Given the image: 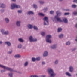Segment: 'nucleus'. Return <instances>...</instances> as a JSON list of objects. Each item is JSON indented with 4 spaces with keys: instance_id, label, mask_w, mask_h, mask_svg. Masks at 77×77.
<instances>
[{
    "instance_id": "1",
    "label": "nucleus",
    "mask_w": 77,
    "mask_h": 77,
    "mask_svg": "<svg viewBox=\"0 0 77 77\" xmlns=\"http://www.w3.org/2000/svg\"><path fill=\"white\" fill-rule=\"evenodd\" d=\"M48 74L50 75L49 77H54L56 76V74L54 72V71H53V69L51 68H48Z\"/></svg>"
},
{
    "instance_id": "2",
    "label": "nucleus",
    "mask_w": 77,
    "mask_h": 77,
    "mask_svg": "<svg viewBox=\"0 0 77 77\" xmlns=\"http://www.w3.org/2000/svg\"><path fill=\"white\" fill-rule=\"evenodd\" d=\"M0 67L4 69V70H2L1 71V72H5V71H6V70H8V71H13V69L11 68H10L9 67H6L5 66L3 65H2L0 64Z\"/></svg>"
},
{
    "instance_id": "3",
    "label": "nucleus",
    "mask_w": 77,
    "mask_h": 77,
    "mask_svg": "<svg viewBox=\"0 0 77 77\" xmlns=\"http://www.w3.org/2000/svg\"><path fill=\"white\" fill-rule=\"evenodd\" d=\"M53 21L54 23H56L57 21L59 22H62L63 21L61 18L58 17H57V16H55L54 18L53 19Z\"/></svg>"
},
{
    "instance_id": "4",
    "label": "nucleus",
    "mask_w": 77,
    "mask_h": 77,
    "mask_svg": "<svg viewBox=\"0 0 77 77\" xmlns=\"http://www.w3.org/2000/svg\"><path fill=\"white\" fill-rule=\"evenodd\" d=\"M51 35H47L46 36V42L48 43H51Z\"/></svg>"
},
{
    "instance_id": "5",
    "label": "nucleus",
    "mask_w": 77,
    "mask_h": 77,
    "mask_svg": "<svg viewBox=\"0 0 77 77\" xmlns=\"http://www.w3.org/2000/svg\"><path fill=\"white\" fill-rule=\"evenodd\" d=\"M21 6L19 5H17L16 4L14 3L11 5V9H14L15 8H20Z\"/></svg>"
},
{
    "instance_id": "6",
    "label": "nucleus",
    "mask_w": 77,
    "mask_h": 77,
    "mask_svg": "<svg viewBox=\"0 0 77 77\" xmlns=\"http://www.w3.org/2000/svg\"><path fill=\"white\" fill-rule=\"evenodd\" d=\"M44 25H48V19L47 17H45L44 19Z\"/></svg>"
},
{
    "instance_id": "7",
    "label": "nucleus",
    "mask_w": 77,
    "mask_h": 77,
    "mask_svg": "<svg viewBox=\"0 0 77 77\" xmlns=\"http://www.w3.org/2000/svg\"><path fill=\"white\" fill-rule=\"evenodd\" d=\"M48 55V52L47 51H44L43 54V57H46Z\"/></svg>"
},
{
    "instance_id": "8",
    "label": "nucleus",
    "mask_w": 77,
    "mask_h": 77,
    "mask_svg": "<svg viewBox=\"0 0 77 77\" xmlns=\"http://www.w3.org/2000/svg\"><path fill=\"white\" fill-rule=\"evenodd\" d=\"M5 44L7 45L8 47H11L12 46V44L9 41H7L5 42Z\"/></svg>"
},
{
    "instance_id": "9",
    "label": "nucleus",
    "mask_w": 77,
    "mask_h": 77,
    "mask_svg": "<svg viewBox=\"0 0 77 77\" xmlns=\"http://www.w3.org/2000/svg\"><path fill=\"white\" fill-rule=\"evenodd\" d=\"M56 14L57 15L55 16H57V17H59L62 15V13L59 11H58L56 12Z\"/></svg>"
},
{
    "instance_id": "10",
    "label": "nucleus",
    "mask_w": 77,
    "mask_h": 77,
    "mask_svg": "<svg viewBox=\"0 0 77 77\" xmlns=\"http://www.w3.org/2000/svg\"><path fill=\"white\" fill-rule=\"evenodd\" d=\"M74 71V67L72 66H70L69 67V71L70 72H73Z\"/></svg>"
},
{
    "instance_id": "11",
    "label": "nucleus",
    "mask_w": 77,
    "mask_h": 77,
    "mask_svg": "<svg viewBox=\"0 0 77 77\" xmlns=\"http://www.w3.org/2000/svg\"><path fill=\"white\" fill-rule=\"evenodd\" d=\"M57 47V44H54L51 46V48H56Z\"/></svg>"
},
{
    "instance_id": "12",
    "label": "nucleus",
    "mask_w": 77,
    "mask_h": 77,
    "mask_svg": "<svg viewBox=\"0 0 77 77\" xmlns=\"http://www.w3.org/2000/svg\"><path fill=\"white\" fill-rule=\"evenodd\" d=\"M16 24L17 26H18V27L20 26H21V21H17L16 22Z\"/></svg>"
},
{
    "instance_id": "13",
    "label": "nucleus",
    "mask_w": 77,
    "mask_h": 77,
    "mask_svg": "<svg viewBox=\"0 0 77 77\" xmlns=\"http://www.w3.org/2000/svg\"><path fill=\"white\" fill-rule=\"evenodd\" d=\"M65 74L67 76H68V77H71L72 76L71 73L68 72H66Z\"/></svg>"
},
{
    "instance_id": "14",
    "label": "nucleus",
    "mask_w": 77,
    "mask_h": 77,
    "mask_svg": "<svg viewBox=\"0 0 77 77\" xmlns=\"http://www.w3.org/2000/svg\"><path fill=\"white\" fill-rule=\"evenodd\" d=\"M27 27L28 29H32L33 28V25L30 24H29L27 25Z\"/></svg>"
},
{
    "instance_id": "15",
    "label": "nucleus",
    "mask_w": 77,
    "mask_h": 77,
    "mask_svg": "<svg viewBox=\"0 0 77 77\" xmlns=\"http://www.w3.org/2000/svg\"><path fill=\"white\" fill-rule=\"evenodd\" d=\"M59 38L60 39H62V38H63V37L64 36V35L63 34H60L59 35Z\"/></svg>"
},
{
    "instance_id": "16",
    "label": "nucleus",
    "mask_w": 77,
    "mask_h": 77,
    "mask_svg": "<svg viewBox=\"0 0 77 77\" xmlns=\"http://www.w3.org/2000/svg\"><path fill=\"white\" fill-rule=\"evenodd\" d=\"M6 23H9V19L8 18H5L4 19Z\"/></svg>"
},
{
    "instance_id": "17",
    "label": "nucleus",
    "mask_w": 77,
    "mask_h": 77,
    "mask_svg": "<svg viewBox=\"0 0 77 77\" xmlns=\"http://www.w3.org/2000/svg\"><path fill=\"white\" fill-rule=\"evenodd\" d=\"M63 21L65 23H68V20L65 18H63Z\"/></svg>"
},
{
    "instance_id": "18",
    "label": "nucleus",
    "mask_w": 77,
    "mask_h": 77,
    "mask_svg": "<svg viewBox=\"0 0 77 77\" xmlns=\"http://www.w3.org/2000/svg\"><path fill=\"white\" fill-rule=\"evenodd\" d=\"M33 14V12L32 11H29L27 13V15H32Z\"/></svg>"
},
{
    "instance_id": "19",
    "label": "nucleus",
    "mask_w": 77,
    "mask_h": 77,
    "mask_svg": "<svg viewBox=\"0 0 77 77\" xmlns=\"http://www.w3.org/2000/svg\"><path fill=\"white\" fill-rule=\"evenodd\" d=\"M62 31V29L60 27L58 28L57 29V32L59 33L61 32Z\"/></svg>"
},
{
    "instance_id": "20",
    "label": "nucleus",
    "mask_w": 77,
    "mask_h": 77,
    "mask_svg": "<svg viewBox=\"0 0 77 77\" xmlns=\"http://www.w3.org/2000/svg\"><path fill=\"white\" fill-rule=\"evenodd\" d=\"M5 4H3V3H0V8H5Z\"/></svg>"
},
{
    "instance_id": "21",
    "label": "nucleus",
    "mask_w": 77,
    "mask_h": 77,
    "mask_svg": "<svg viewBox=\"0 0 77 77\" xmlns=\"http://www.w3.org/2000/svg\"><path fill=\"white\" fill-rule=\"evenodd\" d=\"M28 64H29V62L27 61H26L24 63V66H25V67H26V66H27Z\"/></svg>"
},
{
    "instance_id": "22",
    "label": "nucleus",
    "mask_w": 77,
    "mask_h": 77,
    "mask_svg": "<svg viewBox=\"0 0 77 77\" xmlns=\"http://www.w3.org/2000/svg\"><path fill=\"white\" fill-rule=\"evenodd\" d=\"M9 32L8 31H5L4 35H9Z\"/></svg>"
},
{
    "instance_id": "23",
    "label": "nucleus",
    "mask_w": 77,
    "mask_h": 77,
    "mask_svg": "<svg viewBox=\"0 0 77 77\" xmlns=\"http://www.w3.org/2000/svg\"><path fill=\"white\" fill-rule=\"evenodd\" d=\"M1 32L2 34V35H4V33H5V29H1Z\"/></svg>"
},
{
    "instance_id": "24",
    "label": "nucleus",
    "mask_w": 77,
    "mask_h": 77,
    "mask_svg": "<svg viewBox=\"0 0 77 77\" xmlns=\"http://www.w3.org/2000/svg\"><path fill=\"white\" fill-rule=\"evenodd\" d=\"M33 39V37L32 36H31L29 37V39L30 42H32Z\"/></svg>"
},
{
    "instance_id": "25",
    "label": "nucleus",
    "mask_w": 77,
    "mask_h": 77,
    "mask_svg": "<svg viewBox=\"0 0 77 77\" xmlns=\"http://www.w3.org/2000/svg\"><path fill=\"white\" fill-rule=\"evenodd\" d=\"M33 28L34 30H38V27L35 25L33 26Z\"/></svg>"
},
{
    "instance_id": "26",
    "label": "nucleus",
    "mask_w": 77,
    "mask_h": 77,
    "mask_svg": "<svg viewBox=\"0 0 77 77\" xmlns=\"http://www.w3.org/2000/svg\"><path fill=\"white\" fill-rule=\"evenodd\" d=\"M17 47L18 48H19V49H21V48H22V45L21 44H19L17 46Z\"/></svg>"
},
{
    "instance_id": "27",
    "label": "nucleus",
    "mask_w": 77,
    "mask_h": 77,
    "mask_svg": "<svg viewBox=\"0 0 77 77\" xmlns=\"http://www.w3.org/2000/svg\"><path fill=\"white\" fill-rule=\"evenodd\" d=\"M58 62H59V60L58 59H57L55 60L54 62V63L55 65H57V64H58Z\"/></svg>"
},
{
    "instance_id": "28",
    "label": "nucleus",
    "mask_w": 77,
    "mask_h": 77,
    "mask_svg": "<svg viewBox=\"0 0 77 77\" xmlns=\"http://www.w3.org/2000/svg\"><path fill=\"white\" fill-rule=\"evenodd\" d=\"M38 15L39 16H41V17H44L45 16L44 14L42 13H38Z\"/></svg>"
},
{
    "instance_id": "29",
    "label": "nucleus",
    "mask_w": 77,
    "mask_h": 77,
    "mask_svg": "<svg viewBox=\"0 0 77 77\" xmlns=\"http://www.w3.org/2000/svg\"><path fill=\"white\" fill-rule=\"evenodd\" d=\"M15 57H17L18 58H19L20 57H21V56L19 54H17L15 56Z\"/></svg>"
},
{
    "instance_id": "30",
    "label": "nucleus",
    "mask_w": 77,
    "mask_h": 77,
    "mask_svg": "<svg viewBox=\"0 0 77 77\" xmlns=\"http://www.w3.org/2000/svg\"><path fill=\"white\" fill-rule=\"evenodd\" d=\"M39 2L40 4H44L45 3V2L43 1L39 0Z\"/></svg>"
},
{
    "instance_id": "31",
    "label": "nucleus",
    "mask_w": 77,
    "mask_h": 77,
    "mask_svg": "<svg viewBox=\"0 0 77 77\" xmlns=\"http://www.w3.org/2000/svg\"><path fill=\"white\" fill-rule=\"evenodd\" d=\"M8 53L10 54H12V50H11L10 51H8Z\"/></svg>"
},
{
    "instance_id": "32",
    "label": "nucleus",
    "mask_w": 77,
    "mask_h": 77,
    "mask_svg": "<svg viewBox=\"0 0 77 77\" xmlns=\"http://www.w3.org/2000/svg\"><path fill=\"white\" fill-rule=\"evenodd\" d=\"M72 7L73 8H75L77 7V5L75 4H73L72 5Z\"/></svg>"
},
{
    "instance_id": "33",
    "label": "nucleus",
    "mask_w": 77,
    "mask_h": 77,
    "mask_svg": "<svg viewBox=\"0 0 77 77\" xmlns=\"http://www.w3.org/2000/svg\"><path fill=\"white\" fill-rule=\"evenodd\" d=\"M19 41L23 42L24 41V40L21 38H20L18 39Z\"/></svg>"
},
{
    "instance_id": "34",
    "label": "nucleus",
    "mask_w": 77,
    "mask_h": 77,
    "mask_svg": "<svg viewBox=\"0 0 77 77\" xmlns=\"http://www.w3.org/2000/svg\"><path fill=\"white\" fill-rule=\"evenodd\" d=\"M41 59V58L39 57H37L36 58V60L37 61H39Z\"/></svg>"
},
{
    "instance_id": "35",
    "label": "nucleus",
    "mask_w": 77,
    "mask_h": 77,
    "mask_svg": "<svg viewBox=\"0 0 77 77\" xmlns=\"http://www.w3.org/2000/svg\"><path fill=\"white\" fill-rule=\"evenodd\" d=\"M33 6L34 8H35V9H37V8L38 7H37V5L36 4H33Z\"/></svg>"
},
{
    "instance_id": "36",
    "label": "nucleus",
    "mask_w": 77,
    "mask_h": 77,
    "mask_svg": "<svg viewBox=\"0 0 77 77\" xmlns=\"http://www.w3.org/2000/svg\"><path fill=\"white\" fill-rule=\"evenodd\" d=\"M70 44L71 42H70L69 41H68L66 42V44L67 45H70Z\"/></svg>"
},
{
    "instance_id": "37",
    "label": "nucleus",
    "mask_w": 77,
    "mask_h": 77,
    "mask_svg": "<svg viewBox=\"0 0 77 77\" xmlns=\"http://www.w3.org/2000/svg\"><path fill=\"white\" fill-rule=\"evenodd\" d=\"M45 34V32H42L41 33V35H42V36H44Z\"/></svg>"
},
{
    "instance_id": "38",
    "label": "nucleus",
    "mask_w": 77,
    "mask_h": 77,
    "mask_svg": "<svg viewBox=\"0 0 77 77\" xmlns=\"http://www.w3.org/2000/svg\"><path fill=\"white\" fill-rule=\"evenodd\" d=\"M9 76L10 77H13V75L12 74V73H11L9 74Z\"/></svg>"
},
{
    "instance_id": "39",
    "label": "nucleus",
    "mask_w": 77,
    "mask_h": 77,
    "mask_svg": "<svg viewBox=\"0 0 77 77\" xmlns=\"http://www.w3.org/2000/svg\"><path fill=\"white\" fill-rule=\"evenodd\" d=\"M32 60L33 61V62H35L36 61V58H32Z\"/></svg>"
},
{
    "instance_id": "40",
    "label": "nucleus",
    "mask_w": 77,
    "mask_h": 77,
    "mask_svg": "<svg viewBox=\"0 0 77 77\" xmlns=\"http://www.w3.org/2000/svg\"><path fill=\"white\" fill-rule=\"evenodd\" d=\"M48 9V8L46 7L44 8V11L45 12H46V11H47Z\"/></svg>"
},
{
    "instance_id": "41",
    "label": "nucleus",
    "mask_w": 77,
    "mask_h": 77,
    "mask_svg": "<svg viewBox=\"0 0 77 77\" xmlns=\"http://www.w3.org/2000/svg\"><path fill=\"white\" fill-rule=\"evenodd\" d=\"M37 41V39H36V38H33L32 42H33V41L36 42Z\"/></svg>"
},
{
    "instance_id": "42",
    "label": "nucleus",
    "mask_w": 77,
    "mask_h": 77,
    "mask_svg": "<svg viewBox=\"0 0 77 77\" xmlns=\"http://www.w3.org/2000/svg\"><path fill=\"white\" fill-rule=\"evenodd\" d=\"M73 14L75 15H76L77 14V12L75 11L73 13Z\"/></svg>"
},
{
    "instance_id": "43",
    "label": "nucleus",
    "mask_w": 77,
    "mask_h": 77,
    "mask_svg": "<svg viewBox=\"0 0 77 77\" xmlns=\"http://www.w3.org/2000/svg\"><path fill=\"white\" fill-rule=\"evenodd\" d=\"M54 13V11H50V14H53Z\"/></svg>"
},
{
    "instance_id": "44",
    "label": "nucleus",
    "mask_w": 77,
    "mask_h": 77,
    "mask_svg": "<svg viewBox=\"0 0 77 77\" xmlns=\"http://www.w3.org/2000/svg\"><path fill=\"white\" fill-rule=\"evenodd\" d=\"M69 14V13H65L64 14L65 15H68Z\"/></svg>"
},
{
    "instance_id": "45",
    "label": "nucleus",
    "mask_w": 77,
    "mask_h": 77,
    "mask_svg": "<svg viewBox=\"0 0 77 77\" xmlns=\"http://www.w3.org/2000/svg\"><path fill=\"white\" fill-rule=\"evenodd\" d=\"M46 75H43L40 76V77H46Z\"/></svg>"
},
{
    "instance_id": "46",
    "label": "nucleus",
    "mask_w": 77,
    "mask_h": 77,
    "mask_svg": "<svg viewBox=\"0 0 77 77\" xmlns=\"http://www.w3.org/2000/svg\"><path fill=\"white\" fill-rule=\"evenodd\" d=\"M0 11L1 12H2V13H3V12L4 11H5L3 9H2Z\"/></svg>"
},
{
    "instance_id": "47",
    "label": "nucleus",
    "mask_w": 77,
    "mask_h": 77,
    "mask_svg": "<svg viewBox=\"0 0 77 77\" xmlns=\"http://www.w3.org/2000/svg\"><path fill=\"white\" fill-rule=\"evenodd\" d=\"M73 2H74V3H77V0H74Z\"/></svg>"
},
{
    "instance_id": "48",
    "label": "nucleus",
    "mask_w": 77,
    "mask_h": 77,
    "mask_svg": "<svg viewBox=\"0 0 77 77\" xmlns=\"http://www.w3.org/2000/svg\"><path fill=\"white\" fill-rule=\"evenodd\" d=\"M18 13H21L22 12V11L21 10H19L18 11Z\"/></svg>"
},
{
    "instance_id": "49",
    "label": "nucleus",
    "mask_w": 77,
    "mask_h": 77,
    "mask_svg": "<svg viewBox=\"0 0 77 77\" xmlns=\"http://www.w3.org/2000/svg\"><path fill=\"white\" fill-rule=\"evenodd\" d=\"M42 65H45V62H42Z\"/></svg>"
},
{
    "instance_id": "50",
    "label": "nucleus",
    "mask_w": 77,
    "mask_h": 77,
    "mask_svg": "<svg viewBox=\"0 0 77 77\" xmlns=\"http://www.w3.org/2000/svg\"><path fill=\"white\" fill-rule=\"evenodd\" d=\"M34 77H40V76H38L37 75H34Z\"/></svg>"
},
{
    "instance_id": "51",
    "label": "nucleus",
    "mask_w": 77,
    "mask_h": 77,
    "mask_svg": "<svg viewBox=\"0 0 77 77\" xmlns=\"http://www.w3.org/2000/svg\"><path fill=\"white\" fill-rule=\"evenodd\" d=\"M76 50V48H75L72 50V51H74V50Z\"/></svg>"
},
{
    "instance_id": "52",
    "label": "nucleus",
    "mask_w": 77,
    "mask_h": 77,
    "mask_svg": "<svg viewBox=\"0 0 77 77\" xmlns=\"http://www.w3.org/2000/svg\"><path fill=\"white\" fill-rule=\"evenodd\" d=\"M23 49H26V46H23Z\"/></svg>"
},
{
    "instance_id": "53",
    "label": "nucleus",
    "mask_w": 77,
    "mask_h": 77,
    "mask_svg": "<svg viewBox=\"0 0 77 77\" xmlns=\"http://www.w3.org/2000/svg\"><path fill=\"white\" fill-rule=\"evenodd\" d=\"M3 43V42L2 41H0V44H1Z\"/></svg>"
},
{
    "instance_id": "54",
    "label": "nucleus",
    "mask_w": 77,
    "mask_h": 77,
    "mask_svg": "<svg viewBox=\"0 0 77 77\" xmlns=\"http://www.w3.org/2000/svg\"><path fill=\"white\" fill-rule=\"evenodd\" d=\"M66 11H69V9H66Z\"/></svg>"
},
{
    "instance_id": "55",
    "label": "nucleus",
    "mask_w": 77,
    "mask_h": 77,
    "mask_svg": "<svg viewBox=\"0 0 77 77\" xmlns=\"http://www.w3.org/2000/svg\"><path fill=\"white\" fill-rule=\"evenodd\" d=\"M29 77H34V75H32L30 76Z\"/></svg>"
},
{
    "instance_id": "56",
    "label": "nucleus",
    "mask_w": 77,
    "mask_h": 77,
    "mask_svg": "<svg viewBox=\"0 0 77 77\" xmlns=\"http://www.w3.org/2000/svg\"><path fill=\"white\" fill-rule=\"evenodd\" d=\"M75 27L77 28V23L75 25Z\"/></svg>"
},
{
    "instance_id": "57",
    "label": "nucleus",
    "mask_w": 77,
    "mask_h": 77,
    "mask_svg": "<svg viewBox=\"0 0 77 77\" xmlns=\"http://www.w3.org/2000/svg\"><path fill=\"white\" fill-rule=\"evenodd\" d=\"M13 2H16V0H12Z\"/></svg>"
},
{
    "instance_id": "58",
    "label": "nucleus",
    "mask_w": 77,
    "mask_h": 77,
    "mask_svg": "<svg viewBox=\"0 0 77 77\" xmlns=\"http://www.w3.org/2000/svg\"><path fill=\"white\" fill-rule=\"evenodd\" d=\"M60 1H62V0H59Z\"/></svg>"
},
{
    "instance_id": "59",
    "label": "nucleus",
    "mask_w": 77,
    "mask_h": 77,
    "mask_svg": "<svg viewBox=\"0 0 77 77\" xmlns=\"http://www.w3.org/2000/svg\"><path fill=\"white\" fill-rule=\"evenodd\" d=\"M76 75H77V74H76Z\"/></svg>"
},
{
    "instance_id": "60",
    "label": "nucleus",
    "mask_w": 77,
    "mask_h": 77,
    "mask_svg": "<svg viewBox=\"0 0 77 77\" xmlns=\"http://www.w3.org/2000/svg\"><path fill=\"white\" fill-rule=\"evenodd\" d=\"M15 72H17V71H15Z\"/></svg>"
}]
</instances>
